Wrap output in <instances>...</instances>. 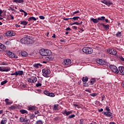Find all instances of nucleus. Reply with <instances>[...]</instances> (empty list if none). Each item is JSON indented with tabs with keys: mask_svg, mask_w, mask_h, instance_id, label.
Returning a JSON list of instances; mask_svg holds the SVG:
<instances>
[{
	"mask_svg": "<svg viewBox=\"0 0 124 124\" xmlns=\"http://www.w3.org/2000/svg\"><path fill=\"white\" fill-rule=\"evenodd\" d=\"M14 35H13V32L11 31H9L6 32V36H13Z\"/></svg>",
	"mask_w": 124,
	"mask_h": 124,
	"instance_id": "obj_19",
	"label": "nucleus"
},
{
	"mask_svg": "<svg viewBox=\"0 0 124 124\" xmlns=\"http://www.w3.org/2000/svg\"><path fill=\"white\" fill-rule=\"evenodd\" d=\"M19 112L21 113V114H28V111L25 110V109H20L19 110Z\"/></svg>",
	"mask_w": 124,
	"mask_h": 124,
	"instance_id": "obj_29",
	"label": "nucleus"
},
{
	"mask_svg": "<svg viewBox=\"0 0 124 124\" xmlns=\"http://www.w3.org/2000/svg\"><path fill=\"white\" fill-rule=\"evenodd\" d=\"M36 124H43V122L41 120H39L36 122Z\"/></svg>",
	"mask_w": 124,
	"mask_h": 124,
	"instance_id": "obj_36",
	"label": "nucleus"
},
{
	"mask_svg": "<svg viewBox=\"0 0 124 124\" xmlns=\"http://www.w3.org/2000/svg\"><path fill=\"white\" fill-rule=\"evenodd\" d=\"M95 78H92L90 81L91 85H93L95 83Z\"/></svg>",
	"mask_w": 124,
	"mask_h": 124,
	"instance_id": "obj_32",
	"label": "nucleus"
},
{
	"mask_svg": "<svg viewBox=\"0 0 124 124\" xmlns=\"http://www.w3.org/2000/svg\"><path fill=\"white\" fill-rule=\"evenodd\" d=\"M28 21H26L25 20L24 21H20V25H23V26H27L28 25Z\"/></svg>",
	"mask_w": 124,
	"mask_h": 124,
	"instance_id": "obj_27",
	"label": "nucleus"
},
{
	"mask_svg": "<svg viewBox=\"0 0 124 124\" xmlns=\"http://www.w3.org/2000/svg\"><path fill=\"white\" fill-rule=\"evenodd\" d=\"M9 109H10L11 110H14V109H15V106H12L10 107H9Z\"/></svg>",
	"mask_w": 124,
	"mask_h": 124,
	"instance_id": "obj_43",
	"label": "nucleus"
},
{
	"mask_svg": "<svg viewBox=\"0 0 124 124\" xmlns=\"http://www.w3.org/2000/svg\"><path fill=\"white\" fill-rule=\"evenodd\" d=\"M122 85V87H123V88H124V81H123Z\"/></svg>",
	"mask_w": 124,
	"mask_h": 124,
	"instance_id": "obj_64",
	"label": "nucleus"
},
{
	"mask_svg": "<svg viewBox=\"0 0 124 124\" xmlns=\"http://www.w3.org/2000/svg\"><path fill=\"white\" fill-rule=\"evenodd\" d=\"M30 117V119H33V118H34V116H33V114H30L29 115Z\"/></svg>",
	"mask_w": 124,
	"mask_h": 124,
	"instance_id": "obj_50",
	"label": "nucleus"
},
{
	"mask_svg": "<svg viewBox=\"0 0 124 124\" xmlns=\"http://www.w3.org/2000/svg\"><path fill=\"white\" fill-rule=\"evenodd\" d=\"M119 70L120 73H122L123 75H124V67L123 66L119 67Z\"/></svg>",
	"mask_w": 124,
	"mask_h": 124,
	"instance_id": "obj_18",
	"label": "nucleus"
},
{
	"mask_svg": "<svg viewBox=\"0 0 124 124\" xmlns=\"http://www.w3.org/2000/svg\"><path fill=\"white\" fill-rule=\"evenodd\" d=\"M37 81V78L36 77H34L32 79L33 83H36V82Z\"/></svg>",
	"mask_w": 124,
	"mask_h": 124,
	"instance_id": "obj_37",
	"label": "nucleus"
},
{
	"mask_svg": "<svg viewBox=\"0 0 124 124\" xmlns=\"http://www.w3.org/2000/svg\"><path fill=\"white\" fill-rule=\"evenodd\" d=\"M98 111L99 112H102V111H103V108H101V109H98Z\"/></svg>",
	"mask_w": 124,
	"mask_h": 124,
	"instance_id": "obj_63",
	"label": "nucleus"
},
{
	"mask_svg": "<svg viewBox=\"0 0 124 124\" xmlns=\"http://www.w3.org/2000/svg\"><path fill=\"white\" fill-rule=\"evenodd\" d=\"M109 68H110L111 70L113 72H114V73H116V74L119 73V70L118 69V68H117V66L114 65H110L109 66Z\"/></svg>",
	"mask_w": 124,
	"mask_h": 124,
	"instance_id": "obj_5",
	"label": "nucleus"
},
{
	"mask_svg": "<svg viewBox=\"0 0 124 124\" xmlns=\"http://www.w3.org/2000/svg\"><path fill=\"white\" fill-rule=\"evenodd\" d=\"M53 109L55 111H56V110H59V104L54 105Z\"/></svg>",
	"mask_w": 124,
	"mask_h": 124,
	"instance_id": "obj_26",
	"label": "nucleus"
},
{
	"mask_svg": "<svg viewBox=\"0 0 124 124\" xmlns=\"http://www.w3.org/2000/svg\"><path fill=\"white\" fill-rule=\"evenodd\" d=\"M70 19L71 20H78V19H79V16H75V17H73V18H71Z\"/></svg>",
	"mask_w": 124,
	"mask_h": 124,
	"instance_id": "obj_34",
	"label": "nucleus"
},
{
	"mask_svg": "<svg viewBox=\"0 0 124 124\" xmlns=\"http://www.w3.org/2000/svg\"><path fill=\"white\" fill-rule=\"evenodd\" d=\"M90 95L91 96H96V95H97V94H96V93H93L91 94Z\"/></svg>",
	"mask_w": 124,
	"mask_h": 124,
	"instance_id": "obj_47",
	"label": "nucleus"
},
{
	"mask_svg": "<svg viewBox=\"0 0 124 124\" xmlns=\"http://www.w3.org/2000/svg\"><path fill=\"white\" fill-rule=\"evenodd\" d=\"M6 83H7V80H5L4 81H3L1 82V85L3 86V85H4L5 84H6Z\"/></svg>",
	"mask_w": 124,
	"mask_h": 124,
	"instance_id": "obj_35",
	"label": "nucleus"
},
{
	"mask_svg": "<svg viewBox=\"0 0 124 124\" xmlns=\"http://www.w3.org/2000/svg\"><path fill=\"white\" fill-rule=\"evenodd\" d=\"M5 102L6 103V105H11V104H12V103H13V102H12L9 99H5Z\"/></svg>",
	"mask_w": 124,
	"mask_h": 124,
	"instance_id": "obj_17",
	"label": "nucleus"
},
{
	"mask_svg": "<svg viewBox=\"0 0 124 124\" xmlns=\"http://www.w3.org/2000/svg\"><path fill=\"white\" fill-rule=\"evenodd\" d=\"M25 121V118L24 117H20L19 119V122L23 123Z\"/></svg>",
	"mask_w": 124,
	"mask_h": 124,
	"instance_id": "obj_38",
	"label": "nucleus"
},
{
	"mask_svg": "<svg viewBox=\"0 0 124 124\" xmlns=\"http://www.w3.org/2000/svg\"><path fill=\"white\" fill-rule=\"evenodd\" d=\"M103 114L106 117H112V113L110 111H103Z\"/></svg>",
	"mask_w": 124,
	"mask_h": 124,
	"instance_id": "obj_13",
	"label": "nucleus"
},
{
	"mask_svg": "<svg viewBox=\"0 0 124 124\" xmlns=\"http://www.w3.org/2000/svg\"><path fill=\"white\" fill-rule=\"evenodd\" d=\"M24 16H28V13L26 12V11H24Z\"/></svg>",
	"mask_w": 124,
	"mask_h": 124,
	"instance_id": "obj_61",
	"label": "nucleus"
},
{
	"mask_svg": "<svg viewBox=\"0 0 124 124\" xmlns=\"http://www.w3.org/2000/svg\"><path fill=\"white\" fill-rule=\"evenodd\" d=\"M9 8L12 11H16L15 9H13L12 7H10Z\"/></svg>",
	"mask_w": 124,
	"mask_h": 124,
	"instance_id": "obj_58",
	"label": "nucleus"
},
{
	"mask_svg": "<svg viewBox=\"0 0 124 124\" xmlns=\"http://www.w3.org/2000/svg\"><path fill=\"white\" fill-rule=\"evenodd\" d=\"M44 93L46 94V95H47V96H50L51 97H54L55 96V94L53 93H50L48 91H44Z\"/></svg>",
	"mask_w": 124,
	"mask_h": 124,
	"instance_id": "obj_7",
	"label": "nucleus"
},
{
	"mask_svg": "<svg viewBox=\"0 0 124 124\" xmlns=\"http://www.w3.org/2000/svg\"><path fill=\"white\" fill-rule=\"evenodd\" d=\"M119 59L120 60H121V61H122V62H124V57H123V56H120Z\"/></svg>",
	"mask_w": 124,
	"mask_h": 124,
	"instance_id": "obj_45",
	"label": "nucleus"
},
{
	"mask_svg": "<svg viewBox=\"0 0 124 124\" xmlns=\"http://www.w3.org/2000/svg\"><path fill=\"white\" fill-rule=\"evenodd\" d=\"M96 62L98 63V64H100L101 65H104L106 63V62L104 61L102 59H98L96 60Z\"/></svg>",
	"mask_w": 124,
	"mask_h": 124,
	"instance_id": "obj_9",
	"label": "nucleus"
},
{
	"mask_svg": "<svg viewBox=\"0 0 124 124\" xmlns=\"http://www.w3.org/2000/svg\"><path fill=\"white\" fill-rule=\"evenodd\" d=\"M108 53L110 54V55H112L113 56L117 55V51L114 48H110L108 50Z\"/></svg>",
	"mask_w": 124,
	"mask_h": 124,
	"instance_id": "obj_8",
	"label": "nucleus"
},
{
	"mask_svg": "<svg viewBox=\"0 0 124 124\" xmlns=\"http://www.w3.org/2000/svg\"><path fill=\"white\" fill-rule=\"evenodd\" d=\"M72 28L75 29L76 31L77 30V26H73Z\"/></svg>",
	"mask_w": 124,
	"mask_h": 124,
	"instance_id": "obj_62",
	"label": "nucleus"
},
{
	"mask_svg": "<svg viewBox=\"0 0 124 124\" xmlns=\"http://www.w3.org/2000/svg\"><path fill=\"white\" fill-rule=\"evenodd\" d=\"M36 21V18L34 17V16H31L28 18V21Z\"/></svg>",
	"mask_w": 124,
	"mask_h": 124,
	"instance_id": "obj_31",
	"label": "nucleus"
},
{
	"mask_svg": "<svg viewBox=\"0 0 124 124\" xmlns=\"http://www.w3.org/2000/svg\"><path fill=\"white\" fill-rule=\"evenodd\" d=\"M75 114H72L71 115H69L68 117L69 119H72V118H75Z\"/></svg>",
	"mask_w": 124,
	"mask_h": 124,
	"instance_id": "obj_39",
	"label": "nucleus"
},
{
	"mask_svg": "<svg viewBox=\"0 0 124 124\" xmlns=\"http://www.w3.org/2000/svg\"><path fill=\"white\" fill-rule=\"evenodd\" d=\"M70 63H71L70 59H66L63 62V64H65V65H69Z\"/></svg>",
	"mask_w": 124,
	"mask_h": 124,
	"instance_id": "obj_11",
	"label": "nucleus"
},
{
	"mask_svg": "<svg viewBox=\"0 0 124 124\" xmlns=\"http://www.w3.org/2000/svg\"><path fill=\"white\" fill-rule=\"evenodd\" d=\"M13 2H16V3H22L24 2V0H13Z\"/></svg>",
	"mask_w": 124,
	"mask_h": 124,
	"instance_id": "obj_24",
	"label": "nucleus"
},
{
	"mask_svg": "<svg viewBox=\"0 0 124 124\" xmlns=\"http://www.w3.org/2000/svg\"><path fill=\"white\" fill-rule=\"evenodd\" d=\"M106 110L108 111V112H110V108H109V107L107 106L106 107Z\"/></svg>",
	"mask_w": 124,
	"mask_h": 124,
	"instance_id": "obj_48",
	"label": "nucleus"
},
{
	"mask_svg": "<svg viewBox=\"0 0 124 124\" xmlns=\"http://www.w3.org/2000/svg\"><path fill=\"white\" fill-rule=\"evenodd\" d=\"M24 123H25V124H28V122H29V120H28V119L25 120L24 119Z\"/></svg>",
	"mask_w": 124,
	"mask_h": 124,
	"instance_id": "obj_59",
	"label": "nucleus"
},
{
	"mask_svg": "<svg viewBox=\"0 0 124 124\" xmlns=\"http://www.w3.org/2000/svg\"><path fill=\"white\" fill-rule=\"evenodd\" d=\"M83 86L84 87H89V84H88L86 82H83Z\"/></svg>",
	"mask_w": 124,
	"mask_h": 124,
	"instance_id": "obj_44",
	"label": "nucleus"
},
{
	"mask_svg": "<svg viewBox=\"0 0 124 124\" xmlns=\"http://www.w3.org/2000/svg\"><path fill=\"white\" fill-rule=\"evenodd\" d=\"M65 31H72L71 29L69 27H67Z\"/></svg>",
	"mask_w": 124,
	"mask_h": 124,
	"instance_id": "obj_55",
	"label": "nucleus"
},
{
	"mask_svg": "<svg viewBox=\"0 0 124 124\" xmlns=\"http://www.w3.org/2000/svg\"><path fill=\"white\" fill-rule=\"evenodd\" d=\"M97 20L98 21H104V20H105V16H101V17H98Z\"/></svg>",
	"mask_w": 124,
	"mask_h": 124,
	"instance_id": "obj_33",
	"label": "nucleus"
},
{
	"mask_svg": "<svg viewBox=\"0 0 124 124\" xmlns=\"http://www.w3.org/2000/svg\"><path fill=\"white\" fill-rule=\"evenodd\" d=\"M5 46L1 43H0V49H1L2 50H5Z\"/></svg>",
	"mask_w": 124,
	"mask_h": 124,
	"instance_id": "obj_30",
	"label": "nucleus"
},
{
	"mask_svg": "<svg viewBox=\"0 0 124 124\" xmlns=\"http://www.w3.org/2000/svg\"><path fill=\"white\" fill-rule=\"evenodd\" d=\"M28 82H29V83H33L32 79H31V78H28Z\"/></svg>",
	"mask_w": 124,
	"mask_h": 124,
	"instance_id": "obj_42",
	"label": "nucleus"
},
{
	"mask_svg": "<svg viewBox=\"0 0 124 124\" xmlns=\"http://www.w3.org/2000/svg\"><path fill=\"white\" fill-rule=\"evenodd\" d=\"M43 72V75L44 76V77H46V78H48V75L49 74H51V70L47 68H44L42 70Z\"/></svg>",
	"mask_w": 124,
	"mask_h": 124,
	"instance_id": "obj_4",
	"label": "nucleus"
},
{
	"mask_svg": "<svg viewBox=\"0 0 124 124\" xmlns=\"http://www.w3.org/2000/svg\"><path fill=\"white\" fill-rule=\"evenodd\" d=\"M82 52L85 53V54L90 55L91 54H92L93 52V50L91 47H84L83 48H82Z\"/></svg>",
	"mask_w": 124,
	"mask_h": 124,
	"instance_id": "obj_3",
	"label": "nucleus"
},
{
	"mask_svg": "<svg viewBox=\"0 0 124 124\" xmlns=\"http://www.w3.org/2000/svg\"><path fill=\"white\" fill-rule=\"evenodd\" d=\"M100 26H103L104 29L106 30V31H108V30H109V27H110V25H109V24H107L106 25H105L103 23H101L100 24Z\"/></svg>",
	"mask_w": 124,
	"mask_h": 124,
	"instance_id": "obj_15",
	"label": "nucleus"
},
{
	"mask_svg": "<svg viewBox=\"0 0 124 124\" xmlns=\"http://www.w3.org/2000/svg\"><path fill=\"white\" fill-rule=\"evenodd\" d=\"M89 80V78L88 77H83L82 79V82H83V83H87V82H88Z\"/></svg>",
	"mask_w": 124,
	"mask_h": 124,
	"instance_id": "obj_22",
	"label": "nucleus"
},
{
	"mask_svg": "<svg viewBox=\"0 0 124 124\" xmlns=\"http://www.w3.org/2000/svg\"><path fill=\"white\" fill-rule=\"evenodd\" d=\"M0 71H5L7 72L10 71V68H2L1 67H0Z\"/></svg>",
	"mask_w": 124,
	"mask_h": 124,
	"instance_id": "obj_16",
	"label": "nucleus"
},
{
	"mask_svg": "<svg viewBox=\"0 0 124 124\" xmlns=\"http://www.w3.org/2000/svg\"><path fill=\"white\" fill-rule=\"evenodd\" d=\"M20 42L22 44H31V38L28 37V35L25 36V37L23 38L20 40Z\"/></svg>",
	"mask_w": 124,
	"mask_h": 124,
	"instance_id": "obj_2",
	"label": "nucleus"
},
{
	"mask_svg": "<svg viewBox=\"0 0 124 124\" xmlns=\"http://www.w3.org/2000/svg\"><path fill=\"white\" fill-rule=\"evenodd\" d=\"M39 53L41 56L44 57L46 56H51L52 55V51H51V50L49 49H45L44 48L40 49Z\"/></svg>",
	"mask_w": 124,
	"mask_h": 124,
	"instance_id": "obj_1",
	"label": "nucleus"
},
{
	"mask_svg": "<svg viewBox=\"0 0 124 124\" xmlns=\"http://www.w3.org/2000/svg\"><path fill=\"white\" fill-rule=\"evenodd\" d=\"M48 56H46V60L48 62H50V61H52V60H53V58L50 56V55H48Z\"/></svg>",
	"mask_w": 124,
	"mask_h": 124,
	"instance_id": "obj_25",
	"label": "nucleus"
},
{
	"mask_svg": "<svg viewBox=\"0 0 124 124\" xmlns=\"http://www.w3.org/2000/svg\"><path fill=\"white\" fill-rule=\"evenodd\" d=\"M77 13H80L79 11H76L73 13V14H77Z\"/></svg>",
	"mask_w": 124,
	"mask_h": 124,
	"instance_id": "obj_56",
	"label": "nucleus"
},
{
	"mask_svg": "<svg viewBox=\"0 0 124 124\" xmlns=\"http://www.w3.org/2000/svg\"><path fill=\"white\" fill-rule=\"evenodd\" d=\"M42 85V84L41 83H39V82H38V83L36 84V87H41Z\"/></svg>",
	"mask_w": 124,
	"mask_h": 124,
	"instance_id": "obj_40",
	"label": "nucleus"
},
{
	"mask_svg": "<svg viewBox=\"0 0 124 124\" xmlns=\"http://www.w3.org/2000/svg\"><path fill=\"white\" fill-rule=\"evenodd\" d=\"M11 42L8 41H7L6 42H5V44L6 45H10L11 44Z\"/></svg>",
	"mask_w": 124,
	"mask_h": 124,
	"instance_id": "obj_46",
	"label": "nucleus"
},
{
	"mask_svg": "<svg viewBox=\"0 0 124 124\" xmlns=\"http://www.w3.org/2000/svg\"><path fill=\"white\" fill-rule=\"evenodd\" d=\"M83 122H84V119H81L80 120L79 124H83Z\"/></svg>",
	"mask_w": 124,
	"mask_h": 124,
	"instance_id": "obj_52",
	"label": "nucleus"
},
{
	"mask_svg": "<svg viewBox=\"0 0 124 124\" xmlns=\"http://www.w3.org/2000/svg\"><path fill=\"white\" fill-rule=\"evenodd\" d=\"M40 19H41L42 20H44L45 19V17L42 16H39Z\"/></svg>",
	"mask_w": 124,
	"mask_h": 124,
	"instance_id": "obj_49",
	"label": "nucleus"
},
{
	"mask_svg": "<svg viewBox=\"0 0 124 124\" xmlns=\"http://www.w3.org/2000/svg\"><path fill=\"white\" fill-rule=\"evenodd\" d=\"M101 2L103 3H104V4H106V5H107L108 6H110V5H111V4H113V3L110 1H106L105 0H103L101 1Z\"/></svg>",
	"mask_w": 124,
	"mask_h": 124,
	"instance_id": "obj_10",
	"label": "nucleus"
},
{
	"mask_svg": "<svg viewBox=\"0 0 124 124\" xmlns=\"http://www.w3.org/2000/svg\"><path fill=\"white\" fill-rule=\"evenodd\" d=\"M6 54L7 55H8V56H9L10 57H11V58H14L15 59H18V56L15 55L14 54V53L10 51H6Z\"/></svg>",
	"mask_w": 124,
	"mask_h": 124,
	"instance_id": "obj_6",
	"label": "nucleus"
},
{
	"mask_svg": "<svg viewBox=\"0 0 124 124\" xmlns=\"http://www.w3.org/2000/svg\"><path fill=\"white\" fill-rule=\"evenodd\" d=\"M91 21H92L94 24H97V23L99 22L98 19L96 18H92Z\"/></svg>",
	"mask_w": 124,
	"mask_h": 124,
	"instance_id": "obj_28",
	"label": "nucleus"
},
{
	"mask_svg": "<svg viewBox=\"0 0 124 124\" xmlns=\"http://www.w3.org/2000/svg\"><path fill=\"white\" fill-rule=\"evenodd\" d=\"M74 25H77V26H79V22H75L73 23Z\"/></svg>",
	"mask_w": 124,
	"mask_h": 124,
	"instance_id": "obj_53",
	"label": "nucleus"
},
{
	"mask_svg": "<svg viewBox=\"0 0 124 124\" xmlns=\"http://www.w3.org/2000/svg\"><path fill=\"white\" fill-rule=\"evenodd\" d=\"M24 72L23 71H17L16 72V76H18V75H23Z\"/></svg>",
	"mask_w": 124,
	"mask_h": 124,
	"instance_id": "obj_20",
	"label": "nucleus"
},
{
	"mask_svg": "<svg viewBox=\"0 0 124 124\" xmlns=\"http://www.w3.org/2000/svg\"><path fill=\"white\" fill-rule=\"evenodd\" d=\"M59 119H60V117H56L54 118V120H55V121H58L59 120Z\"/></svg>",
	"mask_w": 124,
	"mask_h": 124,
	"instance_id": "obj_60",
	"label": "nucleus"
},
{
	"mask_svg": "<svg viewBox=\"0 0 124 124\" xmlns=\"http://www.w3.org/2000/svg\"><path fill=\"white\" fill-rule=\"evenodd\" d=\"M120 36L122 35V32L118 31V32H117V33L116 34V36L117 37H118V36H120Z\"/></svg>",
	"mask_w": 124,
	"mask_h": 124,
	"instance_id": "obj_41",
	"label": "nucleus"
},
{
	"mask_svg": "<svg viewBox=\"0 0 124 124\" xmlns=\"http://www.w3.org/2000/svg\"><path fill=\"white\" fill-rule=\"evenodd\" d=\"M62 114H63L64 116H68L69 115H70V114H72V111H67L66 110H65L62 112Z\"/></svg>",
	"mask_w": 124,
	"mask_h": 124,
	"instance_id": "obj_12",
	"label": "nucleus"
},
{
	"mask_svg": "<svg viewBox=\"0 0 124 124\" xmlns=\"http://www.w3.org/2000/svg\"><path fill=\"white\" fill-rule=\"evenodd\" d=\"M19 55H21L22 57H24V58H26V57H28L29 54L26 51H21L19 53Z\"/></svg>",
	"mask_w": 124,
	"mask_h": 124,
	"instance_id": "obj_14",
	"label": "nucleus"
},
{
	"mask_svg": "<svg viewBox=\"0 0 124 124\" xmlns=\"http://www.w3.org/2000/svg\"><path fill=\"white\" fill-rule=\"evenodd\" d=\"M7 123V119L3 118L0 122L1 124H5Z\"/></svg>",
	"mask_w": 124,
	"mask_h": 124,
	"instance_id": "obj_23",
	"label": "nucleus"
},
{
	"mask_svg": "<svg viewBox=\"0 0 124 124\" xmlns=\"http://www.w3.org/2000/svg\"><path fill=\"white\" fill-rule=\"evenodd\" d=\"M28 110H29V111H33L36 110V107L34 106L28 107Z\"/></svg>",
	"mask_w": 124,
	"mask_h": 124,
	"instance_id": "obj_21",
	"label": "nucleus"
},
{
	"mask_svg": "<svg viewBox=\"0 0 124 124\" xmlns=\"http://www.w3.org/2000/svg\"><path fill=\"white\" fill-rule=\"evenodd\" d=\"M1 65H6V63L4 62H1Z\"/></svg>",
	"mask_w": 124,
	"mask_h": 124,
	"instance_id": "obj_54",
	"label": "nucleus"
},
{
	"mask_svg": "<svg viewBox=\"0 0 124 124\" xmlns=\"http://www.w3.org/2000/svg\"><path fill=\"white\" fill-rule=\"evenodd\" d=\"M15 27H16V28H20V26L16 24H14Z\"/></svg>",
	"mask_w": 124,
	"mask_h": 124,
	"instance_id": "obj_57",
	"label": "nucleus"
},
{
	"mask_svg": "<svg viewBox=\"0 0 124 124\" xmlns=\"http://www.w3.org/2000/svg\"><path fill=\"white\" fill-rule=\"evenodd\" d=\"M33 66L34 67H36V68H38L39 67L37 63L34 64Z\"/></svg>",
	"mask_w": 124,
	"mask_h": 124,
	"instance_id": "obj_51",
	"label": "nucleus"
}]
</instances>
